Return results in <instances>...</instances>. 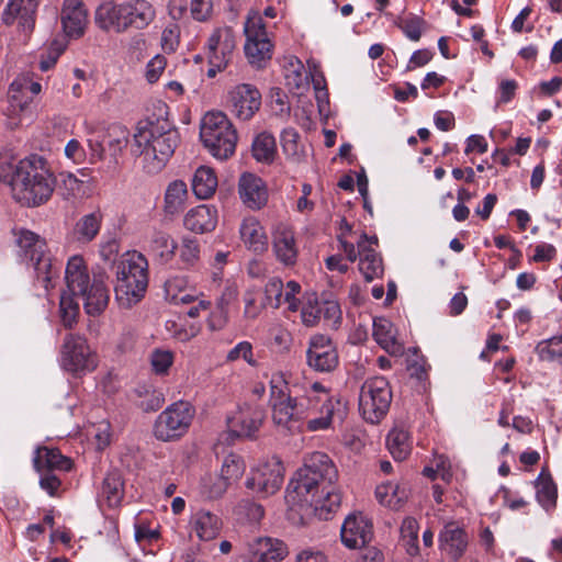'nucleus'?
<instances>
[{
    "label": "nucleus",
    "mask_w": 562,
    "mask_h": 562,
    "mask_svg": "<svg viewBox=\"0 0 562 562\" xmlns=\"http://www.w3.org/2000/svg\"><path fill=\"white\" fill-rule=\"evenodd\" d=\"M338 471L328 454L315 451L304 459V464L297 470L296 476L289 487L301 501L311 503L316 510L335 512L341 502V495L336 491L335 483Z\"/></svg>",
    "instance_id": "obj_1"
},
{
    "label": "nucleus",
    "mask_w": 562,
    "mask_h": 562,
    "mask_svg": "<svg viewBox=\"0 0 562 562\" xmlns=\"http://www.w3.org/2000/svg\"><path fill=\"white\" fill-rule=\"evenodd\" d=\"M180 143L178 130L168 120L139 123L134 134V153L139 155L148 173L161 171Z\"/></svg>",
    "instance_id": "obj_2"
},
{
    "label": "nucleus",
    "mask_w": 562,
    "mask_h": 562,
    "mask_svg": "<svg viewBox=\"0 0 562 562\" xmlns=\"http://www.w3.org/2000/svg\"><path fill=\"white\" fill-rule=\"evenodd\" d=\"M9 184L12 196L27 207L46 203L55 189L56 179L46 160L37 155L22 159L15 166Z\"/></svg>",
    "instance_id": "obj_3"
},
{
    "label": "nucleus",
    "mask_w": 562,
    "mask_h": 562,
    "mask_svg": "<svg viewBox=\"0 0 562 562\" xmlns=\"http://www.w3.org/2000/svg\"><path fill=\"white\" fill-rule=\"evenodd\" d=\"M148 286V261L138 251H128L116 266L115 296L122 307H132L145 295Z\"/></svg>",
    "instance_id": "obj_4"
},
{
    "label": "nucleus",
    "mask_w": 562,
    "mask_h": 562,
    "mask_svg": "<svg viewBox=\"0 0 562 562\" xmlns=\"http://www.w3.org/2000/svg\"><path fill=\"white\" fill-rule=\"evenodd\" d=\"M16 245L19 247V256L26 262H31L34 271L36 283L48 291L54 286L53 280L58 276L60 265L54 261L47 251V245L35 233L21 229L15 233Z\"/></svg>",
    "instance_id": "obj_5"
},
{
    "label": "nucleus",
    "mask_w": 562,
    "mask_h": 562,
    "mask_svg": "<svg viewBox=\"0 0 562 562\" xmlns=\"http://www.w3.org/2000/svg\"><path fill=\"white\" fill-rule=\"evenodd\" d=\"M200 137L210 154L218 160L234 155L237 132L222 112H207L201 123Z\"/></svg>",
    "instance_id": "obj_6"
},
{
    "label": "nucleus",
    "mask_w": 562,
    "mask_h": 562,
    "mask_svg": "<svg viewBox=\"0 0 562 562\" xmlns=\"http://www.w3.org/2000/svg\"><path fill=\"white\" fill-rule=\"evenodd\" d=\"M391 402L392 391L385 378L374 376L362 384L359 394V411L367 422L379 423L389 412Z\"/></svg>",
    "instance_id": "obj_7"
},
{
    "label": "nucleus",
    "mask_w": 562,
    "mask_h": 562,
    "mask_svg": "<svg viewBox=\"0 0 562 562\" xmlns=\"http://www.w3.org/2000/svg\"><path fill=\"white\" fill-rule=\"evenodd\" d=\"M193 417L194 408L190 403L176 402L158 415L154 425V435L165 442L178 439L187 434Z\"/></svg>",
    "instance_id": "obj_8"
},
{
    "label": "nucleus",
    "mask_w": 562,
    "mask_h": 562,
    "mask_svg": "<svg viewBox=\"0 0 562 562\" xmlns=\"http://www.w3.org/2000/svg\"><path fill=\"white\" fill-rule=\"evenodd\" d=\"M61 362L65 370L74 374H85L97 368V355L85 336L67 334L61 347Z\"/></svg>",
    "instance_id": "obj_9"
},
{
    "label": "nucleus",
    "mask_w": 562,
    "mask_h": 562,
    "mask_svg": "<svg viewBox=\"0 0 562 562\" xmlns=\"http://www.w3.org/2000/svg\"><path fill=\"white\" fill-rule=\"evenodd\" d=\"M283 471L280 459L272 457L250 472L245 485L256 495L267 497L280 490L283 483Z\"/></svg>",
    "instance_id": "obj_10"
},
{
    "label": "nucleus",
    "mask_w": 562,
    "mask_h": 562,
    "mask_svg": "<svg viewBox=\"0 0 562 562\" xmlns=\"http://www.w3.org/2000/svg\"><path fill=\"white\" fill-rule=\"evenodd\" d=\"M341 250L346 254L349 261L353 262L359 257V270L363 274L366 281L371 282L383 274L382 258L373 247L368 245V235L362 234L357 241V247L342 239L338 238Z\"/></svg>",
    "instance_id": "obj_11"
},
{
    "label": "nucleus",
    "mask_w": 562,
    "mask_h": 562,
    "mask_svg": "<svg viewBox=\"0 0 562 562\" xmlns=\"http://www.w3.org/2000/svg\"><path fill=\"white\" fill-rule=\"evenodd\" d=\"M246 35L245 54L252 65L271 58L272 44L268 37L266 25L258 14L249 15L244 25Z\"/></svg>",
    "instance_id": "obj_12"
},
{
    "label": "nucleus",
    "mask_w": 562,
    "mask_h": 562,
    "mask_svg": "<svg viewBox=\"0 0 562 562\" xmlns=\"http://www.w3.org/2000/svg\"><path fill=\"white\" fill-rule=\"evenodd\" d=\"M265 419L260 405L245 404L227 419L229 434L238 438H254Z\"/></svg>",
    "instance_id": "obj_13"
},
{
    "label": "nucleus",
    "mask_w": 562,
    "mask_h": 562,
    "mask_svg": "<svg viewBox=\"0 0 562 562\" xmlns=\"http://www.w3.org/2000/svg\"><path fill=\"white\" fill-rule=\"evenodd\" d=\"M310 368L318 372H331L338 366V353L330 340L324 335H314L306 351Z\"/></svg>",
    "instance_id": "obj_14"
},
{
    "label": "nucleus",
    "mask_w": 562,
    "mask_h": 562,
    "mask_svg": "<svg viewBox=\"0 0 562 562\" xmlns=\"http://www.w3.org/2000/svg\"><path fill=\"white\" fill-rule=\"evenodd\" d=\"M469 543L468 531L453 520L446 522L438 535L439 550L453 562H458L465 554Z\"/></svg>",
    "instance_id": "obj_15"
},
{
    "label": "nucleus",
    "mask_w": 562,
    "mask_h": 562,
    "mask_svg": "<svg viewBox=\"0 0 562 562\" xmlns=\"http://www.w3.org/2000/svg\"><path fill=\"white\" fill-rule=\"evenodd\" d=\"M261 105L259 90L248 83L236 86L229 92V109L233 115L241 121L250 120Z\"/></svg>",
    "instance_id": "obj_16"
},
{
    "label": "nucleus",
    "mask_w": 562,
    "mask_h": 562,
    "mask_svg": "<svg viewBox=\"0 0 562 562\" xmlns=\"http://www.w3.org/2000/svg\"><path fill=\"white\" fill-rule=\"evenodd\" d=\"M340 537L349 549L364 547L373 537V525L362 513L350 514L341 526Z\"/></svg>",
    "instance_id": "obj_17"
},
{
    "label": "nucleus",
    "mask_w": 562,
    "mask_h": 562,
    "mask_svg": "<svg viewBox=\"0 0 562 562\" xmlns=\"http://www.w3.org/2000/svg\"><path fill=\"white\" fill-rule=\"evenodd\" d=\"M236 38L231 27L216 29L207 38L205 53L207 59H213L216 66H227L234 49Z\"/></svg>",
    "instance_id": "obj_18"
},
{
    "label": "nucleus",
    "mask_w": 562,
    "mask_h": 562,
    "mask_svg": "<svg viewBox=\"0 0 562 562\" xmlns=\"http://www.w3.org/2000/svg\"><path fill=\"white\" fill-rule=\"evenodd\" d=\"M37 5L36 0H9L2 13V21L7 25L18 21L19 29L29 35L35 27Z\"/></svg>",
    "instance_id": "obj_19"
},
{
    "label": "nucleus",
    "mask_w": 562,
    "mask_h": 562,
    "mask_svg": "<svg viewBox=\"0 0 562 562\" xmlns=\"http://www.w3.org/2000/svg\"><path fill=\"white\" fill-rule=\"evenodd\" d=\"M322 400L323 403L316 409V415L311 416L304 423L308 431L326 430L331 426L336 416L342 419L346 414V405L340 398L323 394Z\"/></svg>",
    "instance_id": "obj_20"
},
{
    "label": "nucleus",
    "mask_w": 562,
    "mask_h": 562,
    "mask_svg": "<svg viewBox=\"0 0 562 562\" xmlns=\"http://www.w3.org/2000/svg\"><path fill=\"white\" fill-rule=\"evenodd\" d=\"M60 20L68 37H81L88 23V12L83 2L81 0H65Z\"/></svg>",
    "instance_id": "obj_21"
},
{
    "label": "nucleus",
    "mask_w": 562,
    "mask_h": 562,
    "mask_svg": "<svg viewBox=\"0 0 562 562\" xmlns=\"http://www.w3.org/2000/svg\"><path fill=\"white\" fill-rule=\"evenodd\" d=\"M241 201L251 210H260L268 202V190L261 178L254 173H243L238 182Z\"/></svg>",
    "instance_id": "obj_22"
},
{
    "label": "nucleus",
    "mask_w": 562,
    "mask_h": 562,
    "mask_svg": "<svg viewBox=\"0 0 562 562\" xmlns=\"http://www.w3.org/2000/svg\"><path fill=\"white\" fill-rule=\"evenodd\" d=\"M272 250L277 260L285 267L296 263L299 250L294 233L285 225H278L272 233Z\"/></svg>",
    "instance_id": "obj_23"
},
{
    "label": "nucleus",
    "mask_w": 562,
    "mask_h": 562,
    "mask_svg": "<svg viewBox=\"0 0 562 562\" xmlns=\"http://www.w3.org/2000/svg\"><path fill=\"white\" fill-rule=\"evenodd\" d=\"M124 2H102L95 10L94 21L99 29L117 34L125 33Z\"/></svg>",
    "instance_id": "obj_24"
},
{
    "label": "nucleus",
    "mask_w": 562,
    "mask_h": 562,
    "mask_svg": "<svg viewBox=\"0 0 562 562\" xmlns=\"http://www.w3.org/2000/svg\"><path fill=\"white\" fill-rule=\"evenodd\" d=\"M190 529L200 541L214 540L223 528L222 518L210 510L199 509L190 517Z\"/></svg>",
    "instance_id": "obj_25"
},
{
    "label": "nucleus",
    "mask_w": 562,
    "mask_h": 562,
    "mask_svg": "<svg viewBox=\"0 0 562 562\" xmlns=\"http://www.w3.org/2000/svg\"><path fill=\"white\" fill-rule=\"evenodd\" d=\"M125 32L146 29L156 18V10L147 0L124 1Z\"/></svg>",
    "instance_id": "obj_26"
},
{
    "label": "nucleus",
    "mask_w": 562,
    "mask_h": 562,
    "mask_svg": "<svg viewBox=\"0 0 562 562\" xmlns=\"http://www.w3.org/2000/svg\"><path fill=\"white\" fill-rule=\"evenodd\" d=\"M288 554L285 543L277 538L262 537L250 544L249 562H279Z\"/></svg>",
    "instance_id": "obj_27"
},
{
    "label": "nucleus",
    "mask_w": 562,
    "mask_h": 562,
    "mask_svg": "<svg viewBox=\"0 0 562 562\" xmlns=\"http://www.w3.org/2000/svg\"><path fill=\"white\" fill-rule=\"evenodd\" d=\"M217 225V210L210 205H198L187 212L183 226L195 234L210 233Z\"/></svg>",
    "instance_id": "obj_28"
},
{
    "label": "nucleus",
    "mask_w": 562,
    "mask_h": 562,
    "mask_svg": "<svg viewBox=\"0 0 562 562\" xmlns=\"http://www.w3.org/2000/svg\"><path fill=\"white\" fill-rule=\"evenodd\" d=\"M65 279L67 292L72 295L79 296L91 285L92 281L90 280L87 266L81 256H72L69 258L65 270Z\"/></svg>",
    "instance_id": "obj_29"
},
{
    "label": "nucleus",
    "mask_w": 562,
    "mask_h": 562,
    "mask_svg": "<svg viewBox=\"0 0 562 562\" xmlns=\"http://www.w3.org/2000/svg\"><path fill=\"white\" fill-rule=\"evenodd\" d=\"M83 300V307L89 315H100L109 304V289L103 280L93 277L91 285L79 295Z\"/></svg>",
    "instance_id": "obj_30"
},
{
    "label": "nucleus",
    "mask_w": 562,
    "mask_h": 562,
    "mask_svg": "<svg viewBox=\"0 0 562 562\" xmlns=\"http://www.w3.org/2000/svg\"><path fill=\"white\" fill-rule=\"evenodd\" d=\"M37 472L43 471H69L72 467L71 460L60 453L58 449L40 447L36 449L33 459Z\"/></svg>",
    "instance_id": "obj_31"
},
{
    "label": "nucleus",
    "mask_w": 562,
    "mask_h": 562,
    "mask_svg": "<svg viewBox=\"0 0 562 562\" xmlns=\"http://www.w3.org/2000/svg\"><path fill=\"white\" fill-rule=\"evenodd\" d=\"M372 336L387 353L397 356L403 352V346L396 340L393 324L389 319L384 317L374 318Z\"/></svg>",
    "instance_id": "obj_32"
},
{
    "label": "nucleus",
    "mask_w": 562,
    "mask_h": 562,
    "mask_svg": "<svg viewBox=\"0 0 562 562\" xmlns=\"http://www.w3.org/2000/svg\"><path fill=\"white\" fill-rule=\"evenodd\" d=\"M240 237L245 246L255 251L262 252L268 247V238L263 227L255 217H247L240 225Z\"/></svg>",
    "instance_id": "obj_33"
},
{
    "label": "nucleus",
    "mask_w": 562,
    "mask_h": 562,
    "mask_svg": "<svg viewBox=\"0 0 562 562\" xmlns=\"http://www.w3.org/2000/svg\"><path fill=\"white\" fill-rule=\"evenodd\" d=\"M102 214L97 211L81 216L71 231L72 240L79 244H89L100 232Z\"/></svg>",
    "instance_id": "obj_34"
},
{
    "label": "nucleus",
    "mask_w": 562,
    "mask_h": 562,
    "mask_svg": "<svg viewBox=\"0 0 562 562\" xmlns=\"http://www.w3.org/2000/svg\"><path fill=\"white\" fill-rule=\"evenodd\" d=\"M188 199V188L182 180L170 182L165 192L164 211L168 215H176L183 211Z\"/></svg>",
    "instance_id": "obj_35"
},
{
    "label": "nucleus",
    "mask_w": 562,
    "mask_h": 562,
    "mask_svg": "<svg viewBox=\"0 0 562 562\" xmlns=\"http://www.w3.org/2000/svg\"><path fill=\"white\" fill-rule=\"evenodd\" d=\"M536 497L538 503L546 509L551 510L557 506L558 487L550 473L542 470L536 482Z\"/></svg>",
    "instance_id": "obj_36"
},
{
    "label": "nucleus",
    "mask_w": 562,
    "mask_h": 562,
    "mask_svg": "<svg viewBox=\"0 0 562 562\" xmlns=\"http://www.w3.org/2000/svg\"><path fill=\"white\" fill-rule=\"evenodd\" d=\"M217 188V178L210 167H199L192 179V190L198 199L211 198Z\"/></svg>",
    "instance_id": "obj_37"
},
{
    "label": "nucleus",
    "mask_w": 562,
    "mask_h": 562,
    "mask_svg": "<svg viewBox=\"0 0 562 562\" xmlns=\"http://www.w3.org/2000/svg\"><path fill=\"white\" fill-rule=\"evenodd\" d=\"M270 405L273 423L290 432H296L299 424L294 412L293 397Z\"/></svg>",
    "instance_id": "obj_38"
},
{
    "label": "nucleus",
    "mask_w": 562,
    "mask_h": 562,
    "mask_svg": "<svg viewBox=\"0 0 562 562\" xmlns=\"http://www.w3.org/2000/svg\"><path fill=\"white\" fill-rule=\"evenodd\" d=\"M386 446L392 457L402 461L405 460L412 450L409 434L403 427H394L387 435Z\"/></svg>",
    "instance_id": "obj_39"
},
{
    "label": "nucleus",
    "mask_w": 562,
    "mask_h": 562,
    "mask_svg": "<svg viewBox=\"0 0 562 562\" xmlns=\"http://www.w3.org/2000/svg\"><path fill=\"white\" fill-rule=\"evenodd\" d=\"M252 157L261 164L270 165L277 155L276 138L268 132L258 134L251 144Z\"/></svg>",
    "instance_id": "obj_40"
},
{
    "label": "nucleus",
    "mask_w": 562,
    "mask_h": 562,
    "mask_svg": "<svg viewBox=\"0 0 562 562\" xmlns=\"http://www.w3.org/2000/svg\"><path fill=\"white\" fill-rule=\"evenodd\" d=\"M149 247L160 263H167L173 258L178 244L168 233L156 231L151 235Z\"/></svg>",
    "instance_id": "obj_41"
},
{
    "label": "nucleus",
    "mask_w": 562,
    "mask_h": 562,
    "mask_svg": "<svg viewBox=\"0 0 562 562\" xmlns=\"http://www.w3.org/2000/svg\"><path fill=\"white\" fill-rule=\"evenodd\" d=\"M33 98L30 94H25L23 88L21 89V83L18 80H14L10 87L8 92V113L11 116H21L27 112H30V106Z\"/></svg>",
    "instance_id": "obj_42"
},
{
    "label": "nucleus",
    "mask_w": 562,
    "mask_h": 562,
    "mask_svg": "<svg viewBox=\"0 0 562 562\" xmlns=\"http://www.w3.org/2000/svg\"><path fill=\"white\" fill-rule=\"evenodd\" d=\"M323 396H312L306 394L300 398L293 397L294 412L299 424L297 432L303 431L304 423L313 415L323 403Z\"/></svg>",
    "instance_id": "obj_43"
},
{
    "label": "nucleus",
    "mask_w": 562,
    "mask_h": 562,
    "mask_svg": "<svg viewBox=\"0 0 562 562\" xmlns=\"http://www.w3.org/2000/svg\"><path fill=\"white\" fill-rule=\"evenodd\" d=\"M540 360L562 364V335L541 340L536 346Z\"/></svg>",
    "instance_id": "obj_44"
},
{
    "label": "nucleus",
    "mask_w": 562,
    "mask_h": 562,
    "mask_svg": "<svg viewBox=\"0 0 562 562\" xmlns=\"http://www.w3.org/2000/svg\"><path fill=\"white\" fill-rule=\"evenodd\" d=\"M136 394L139 397L138 406L144 412H156L158 411L162 404L165 403V396L164 393L157 389H154L153 386H138L135 390Z\"/></svg>",
    "instance_id": "obj_45"
},
{
    "label": "nucleus",
    "mask_w": 562,
    "mask_h": 562,
    "mask_svg": "<svg viewBox=\"0 0 562 562\" xmlns=\"http://www.w3.org/2000/svg\"><path fill=\"white\" fill-rule=\"evenodd\" d=\"M102 494L109 506H117L123 497V481L117 472H110L103 480Z\"/></svg>",
    "instance_id": "obj_46"
},
{
    "label": "nucleus",
    "mask_w": 562,
    "mask_h": 562,
    "mask_svg": "<svg viewBox=\"0 0 562 562\" xmlns=\"http://www.w3.org/2000/svg\"><path fill=\"white\" fill-rule=\"evenodd\" d=\"M418 522L413 517H406L401 526V536L409 555H417L419 552L418 547Z\"/></svg>",
    "instance_id": "obj_47"
},
{
    "label": "nucleus",
    "mask_w": 562,
    "mask_h": 562,
    "mask_svg": "<svg viewBox=\"0 0 562 562\" xmlns=\"http://www.w3.org/2000/svg\"><path fill=\"white\" fill-rule=\"evenodd\" d=\"M75 296L66 291L60 295L59 314L66 328H72L79 315V304L75 301Z\"/></svg>",
    "instance_id": "obj_48"
},
{
    "label": "nucleus",
    "mask_w": 562,
    "mask_h": 562,
    "mask_svg": "<svg viewBox=\"0 0 562 562\" xmlns=\"http://www.w3.org/2000/svg\"><path fill=\"white\" fill-rule=\"evenodd\" d=\"M245 468L243 458L232 452L224 458L220 476L232 484L243 475Z\"/></svg>",
    "instance_id": "obj_49"
},
{
    "label": "nucleus",
    "mask_w": 562,
    "mask_h": 562,
    "mask_svg": "<svg viewBox=\"0 0 562 562\" xmlns=\"http://www.w3.org/2000/svg\"><path fill=\"white\" fill-rule=\"evenodd\" d=\"M300 135L293 127L284 128L280 135L281 147L288 158L300 160L301 149L299 144Z\"/></svg>",
    "instance_id": "obj_50"
},
{
    "label": "nucleus",
    "mask_w": 562,
    "mask_h": 562,
    "mask_svg": "<svg viewBox=\"0 0 562 562\" xmlns=\"http://www.w3.org/2000/svg\"><path fill=\"white\" fill-rule=\"evenodd\" d=\"M283 289L284 285L280 278L269 279L265 286V302L262 305L279 308L282 305Z\"/></svg>",
    "instance_id": "obj_51"
},
{
    "label": "nucleus",
    "mask_w": 562,
    "mask_h": 562,
    "mask_svg": "<svg viewBox=\"0 0 562 562\" xmlns=\"http://www.w3.org/2000/svg\"><path fill=\"white\" fill-rule=\"evenodd\" d=\"M316 303L322 313L323 321L328 326L336 327L341 321V310L338 302L335 300H316Z\"/></svg>",
    "instance_id": "obj_52"
},
{
    "label": "nucleus",
    "mask_w": 562,
    "mask_h": 562,
    "mask_svg": "<svg viewBox=\"0 0 562 562\" xmlns=\"http://www.w3.org/2000/svg\"><path fill=\"white\" fill-rule=\"evenodd\" d=\"M289 384L283 374L274 373L270 379V404L291 398Z\"/></svg>",
    "instance_id": "obj_53"
},
{
    "label": "nucleus",
    "mask_w": 562,
    "mask_h": 562,
    "mask_svg": "<svg viewBox=\"0 0 562 562\" xmlns=\"http://www.w3.org/2000/svg\"><path fill=\"white\" fill-rule=\"evenodd\" d=\"M425 23L424 19L412 14L404 19L398 26L407 38L417 42L420 40Z\"/></svg>",
    "instance_id": "obj_54"
},
{
    "label": "nucleus",
    "mask_w": 562,
    "mask_h": 562,
    "mask_svg": "<svg viewBox=\"0 0 562 562\" xmlns=\"http://www.w3.org/2000/svg\"><path fill=\"white\" fill-rule=\"evenodd\" d=\"M150 363L156 374H166L173 363V353L169 350L155 349L150 355Z\"/></svg>",
    "instance_id": "obj_55"
},
{
    "label": "nucleus",
    "mask_w": 562,
    "mask_h": 562,
    "mask_svg": "<svg viewBox=\"0 0 562 562\" xmlns=\"http://www.w3.org/2000/svg\"><path fill=\"white\" fill-rule=\"evenodd\" d=\"M180 258L187 266H193L199 260L200 245L195 238H182Z\"/></svg>",
    "instance_id": "obj_56"
},
{
    "label": "nucleus",
    "mask_w": 562,
    "mask_h": 562,
    "mask_svg": "<svg viewBox=\"0 0 562 562\" xmlns=\"http://www.w3.org/2000/svg\"><path fill=\"white\" fill-rule=\"evenodd\" d=\"M226 359L228 361H236L244 359L249 366L256 367L257 361L252 357V346L248 341H240L227 353Z\"/></svg>",
    "instance_id": "obj_57"
},
{
    "label": "nucleus",
    "mask_w": 562,
    "mask_h": 562,
    "mask_svg": "<svg viewBox=\"0 0 562 562\" xmlns=\"http://www.w3.org/2000/svg\"><path fill=\"white\" fill-rule=\"evenodd\" d=\"M212 8V0H191L190 3L191 15L199 22H204L211 16Z\"/></svg>",
    "instance_id": "obj_58"
},
{
    "label": "nucleus",
    "mask_w": 562,
    "mask_h": 562,
    "mask_svg": "<svg viewBox=\"0 0 562 562\" xmlns=\"http://www.w3.org/2000/svg\"><path fill=\"white\" fill-rule=\"evenodd\" d=\"M166 67V59L161 55L153 57L146 66V79L149 83L156 82Z\"/></svg>",
    "instance_id": "obj_59"
},
{
    "label": "nucleus",
    "mask_w": 562,
    "mask_h": 562,
    "mask_svg": "<svg viewBox=\"0 0 562 562\" xmlns=\"http://www.w3.org/2000/svg\"><path fill=\"white\" fill-rule=\"evenodd\" d=\"M395 491L396 484L392 482L383 483L376 486L375 497L378 498L380 504L391 508L394 506Z\"/></svg>",
    "instance_id": "obj_60"
},
{
    "label": "nucleus",
    "mask_w": 562,
    "mask_h": 562,
    "mask_svg": "<svg viewBox=\"0 0 562 562\" xmlns=\"http://www.w3.org/2000/svg\"><path fill=\"white\" fill-rule=\"evenodd\" d=\"M301 318L303 324L308 327L317 325L323 319L317 303L308 302L304 304L301 311Z\"/></svg>",
    "instance_id": "obj_61"
},
{
    "label": "nucleus",
    "mask_w": 562,
    "mask_h": 562,
    "mask_svg": "<svg viewBox=\"0 0 562 562\" xmlns=\"http://www.w3.org/2000/svg\"><path fill=\"white\" fill-rule=\"evenodd\" d=\"M301 291V285L296 281H289L283 289L282 304L286 303L290 311L295 312L299 308L300 301L296 294Z\"/></svg>",
    "instance_id": "obj_62"
},
{
    "label": "nucleus",
    "mask_w": 562,
    "mask_h": 562,
    "mask_svg": "<svg viewBox=\"0 0 562 562\" xmlns=\"http://www.w3.org/2000/svg\"><path fill=\"white\" fill-rule=\"evenodd\" d=\"M187 281L182 277L170 278L165 282V292L167 299L172 303H178V293L186 288Z\"/></svg>",
    "instance_id": "obj_63"
},
{
    "label": "nucleus",
    "mask_w": 562,
    "mask_h": 562,
    "mask_svg": "<svg viewBox=\"0 0 562 562\" xmlns=\"http://www.w3.org/2000/svg\"><path fill=\"white\" fill-rule=\"evenodd\" d=\"M41 473L40 485L50 496H54L59 488L61 481L52 471H43Z\"/></svg>",
    "instance_id": "obj_64"
}]
</instances>
